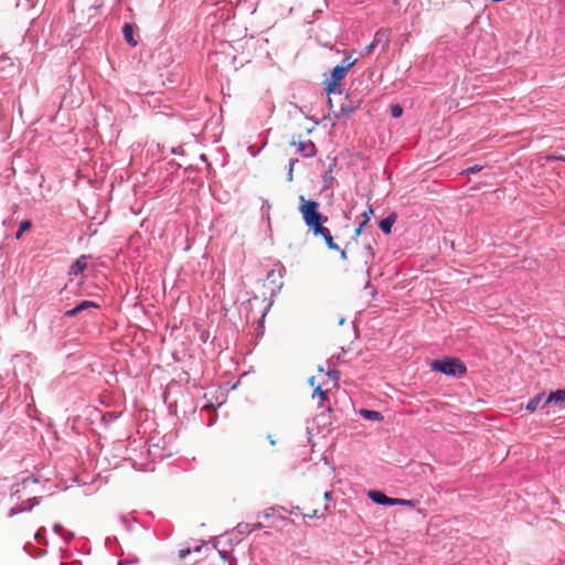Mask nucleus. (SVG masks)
I'll return each instance as SVG.
<instances>
[{
	"label": "nucleus",
	"mask_w": 565,
	"mask_h": 565,
	"mask_svg": "<svg viewBox=\"0 0 565 565\" xmlns=\"http://www.w3.org/2000/svg\"><path fill=\"white\" fill-rule=\"evenodd\" d=\"M230 565H236V559H233L232 562H230Z\"/></svg>",
	"instance_id": "79ce46f5"
},
{
	"label": "nucleus",
	"mask_w": 565,
	"mask_h": 565,
	"mask_svg": "<svg viewBox=\"0 0 565 565\" xmlns=\"http://www.w3.org/2000/svg\"><path fill=\"white\" fill-rule=\"evenodd\" d=\"M190 553H191V551L189 548H181L179 551V558L184 559L188 556V554H190Z\"/></svg>",
	"instance_id": "7c9ffc66"
},
{
	"label": "nucleus",
	"mask_w": 565,
	"mask_h": 565,
	"mask_svg": "<svg viewBox=\"0 0 565 565\" xmlns=\"http://www.w3.org/2000/svg\"><path fill=\"white\" fill-rule=\"evenodd\" d=\"M339 257H341L342 260H345L347 259V254H345V250L344 249H339Z\"/></svg>",
	"instance_id": "c9c22d12"
},
{
	"label": "nucleus",
	"mask_w": 565,
	"mask_h": 565,
	"mask_svg": "<svg viewBox=\"0 0 565 565\" xmlns=\"http://www.w3.org/2000/svg\"><path fill=\"white\" fill-rule=\"evenodd\" d=\"M328 376L329 379H331L332 381H337L339 379V371L337 370H330L328 371Z\"/></svg>",
	"instance_id": "c85d7f7f"
},
{
	"label": "nucleus",
	"mask_w": 565,
	"mask_h": 565,
	"mask_svg": "<svg viewBox=\"0 0 565 565\" xmlns=\"http://www.w3.org/2000/svg\"><path fill=\"white\" fill-rule=\"evenodd\" d=\"M503 0H492V2H502Z\"/></svg>",
	"instance_id": "c03bdc74"
},
{
	"label": "nucleus",
	"mask_w": 565,
	"mask_h": 565,
	"mask_svg": "<svg viewBox=\"0 0 565 565\" xmlns=\"http://www.w3.org/2000/svg\"><path fill=\"white\" fill-rule=\"evenodd\" d=\"M315 380L316 379L313 376L309 377V384L313 386L316 384Z\"/></svg>",
	"instance_id": "ea45409f"
},
{
	"label": "nucleus",
	"mask_w": 565,
	"mask_h": 565,
	"mask_svg": "<svg viewBox=\"0 0 565 565\" xmlns=\"http://www.w3.org/2000/svg\"><path fill=\"white\" fill-rule=\"evenodd\" d=\"M395 224V214H391L380 222V228L382 233L388 235L390 231H392V226Z\"/></svg>",
	"instance_id": "9b49d317"
},
{
	"label": "nucleus",
	"mask_w": 565,
	"mask_h": 565,
	"mask_svg": "<svg viewBox=\"0 0 565 565\" xmlns=\"http://www.w3.org/2000/svg\"><path fill=\"white\" fill-rule=\"evenodd\" d=\"M297 162V159H291L289 160V166H288V182H291L292 181V169H294V164H296Z\"/></svg>",
	"instance_id": "b1692460"
},
{
	"label": "nucleus",
	"mask_w": 565,
	"mask_h": 565,
	"mask_svg": "<svg viewBox=\"0 0 565 565\" xmlns=\"http://www.w3.org/2000/svg\"><path fill=\"white\" fill-rule=\"evenodd\" d=\"M369 500L373 501L375 504H380L382 507H408L414 508L415 501L413 500H404V499H393L383 494L381 491H371L369 492Z\"/></svg>",
	"instance_id": "7ed1b4c3"
},
{
	"label": "nucleus",
	"mask_w": 565,
	"mask_h": 565,
	"mask_svg": "<svg viewBox=\"0 0 565 565\" xmlns=\"http://www.w3.org/2000/svg\"><path fill=\"white\" fill-rule=\"evenodd\" d=\"M43 534H45V527L39 529L38 533H35V541L42 543Z\"/></svg>",
	"instance_id": "bb28decb"
},
{
	"label": "nucleus",
	"mask_w": 565,
	"mask_h": 565,
	"mask_svg": "<svg viewBox=\"0 0 565 565\" xmlns=\"http://www.w3.org/2000/svg\"><path fill=\"white\" fill-rule=\"evenodd\" d=\"M269 516H270V514L268 512H265V518L267 519Z\"/></svg>",
	"instance_id": "37998d69"
},
{
	"label": "nucleus",
	"mask_w": 565,
	"mask_h": 565,
	"mask_svg": "<svg viewBox=\"0 0 565 565\" xmlns=\"http://www.w3.org/2000/svg\"><path fill=\"white\" fill-rule=\"evenodd\" d=\"M220 553V557H222L223 561H226L227 559V553L226 551H221L218 552Z\"/></svg>",
	"instance_id": "4c0bfd02"
},
{
	"label": "nucleus",
	"mask_w": 565,
	"mask_h": 565,
	"mask_svg": "<svg viewBox=\"0 0 565 565\" xmlns=\"http://www.w3.org/2000/svg\"><path fill=\"white\" fill-rule=\"evenodd\" d=\"M403 111L404 110L399 104H393V106H391V116H393V118L402 116Z\"/></svg>",
	"instance_id": "4be33fe9"
},
{
	"label": "nucleus",
	"mask_w": 565,
	"mask_h": 565,
	"mask_svg": "<svg viewBox=\"0 0 565 565\" xmlns=\"http://www.w3.org/2000/svg\"><path fill=\"white\" fill-rule=\"evenodd\" d=\"M360 415L362 416V418H364L366 420H374V422L382 420V414L380 411H371V409L362 408L360 411Z\"/></svg>",
	"instance_id": "ddd939ff"
},
{
	"label": "nucleus",
	"mask_w": 565,
	"mask_h": 565,
	"mask_svg": "<svg viewBox=\"0 0 565 565\" xmlns=\"http://www.w3.org/2000/svg\"><path fill=\"white\" fill-rule=\"evenodd\" d=\"M32 228V222L31 221H23L21 222V225H19L18 233H15V239H21L24 232Z\"/></svg>",
	"instance_id": "f3484780"
},
{
	"label": "nucleus",
	"mask_w": 565,
	"mask_h": 565,
	"mask_svg": "<svg viewBox=\"0 0 565 565\" xmlns=\"http://www.w3.org/2000/svg\"><path fill=\"white\" fill-rule=\"evenodd\" d=\"M388 43L387 35L381 30L375 32L373 42L371 44H382V46L386 47Z\"/></svg>",
	"instance_id": "dca6fc26"
},
{
	"label": "nucleus",
	"mask_w": 565,
	"mask_h": 565,
	"mask_svg": "<svg viewBox=\"0 0 565 565\" xmlns=\"http://www.w3.org/2000/svg\"><path fill=\"white\" fill-rule=\"evenodd\" d=\"M29 483L35 484L36 483V479L33 478V477H28L24 480H22V484L21 486H22V488L25 489Z\"/></svg>",
	"instance_id": "a878e982"
},
{
	"label": "nucleus",
	"mask_w": 565,
	"mask_h": 565,
	"mask_svg": "<svg viewBox=\"0 0 565 565\" xmlns=\"http://www.w3.org/2000/svg\"><path fill=\"white\" fill-rule=\"evenodd\" d=\"M367 224H364V223H360V226L355 227V231H354V235L355 237L360 236L361 233H362V230L366 226Z\"/></svg>",
	"instance_id": "2f4dec72"
},
{
	"label": "nucleus",
	"mask_w": 565,
	"mask_h": 565,
	"mask_svg": "<svg viewBox=\"0 0 565 565\" xmlns=\"http://www.w3.org/2000/svg\"><path fill=\"white\" fill-rule=\"evenodd\" d=\"M236 532H238V534L248 535L253 532V529H250L249 523L242 522V523H238V525H236Z\"/></svg>",
	"instance_id": "6ab92c4d"
},
{
	"label": "nucleus",
	"mask_w": 565,
	"mask_h": 565,
	"mask_svg": "<svg viewBox=\"0 0 565 565\" xmlns=\"http://www.w3.org/2000/svg\"><path fill=\"white\" fill-rule=\"evenodd\" d=\"M324 499H326V500H330V492H326V493H324Z\"/></svg>",
	"instance_id": "a19ab883"
},
{
	"label": "nucleus",
	"mask_w": 565,
	"mask_h": 565,
	"mask_svg": "<svg viewBox=\"0 0 565 565\" xmlns=\"http://www.w3.org/2000/svg\"><path fill=\"white\" fill-rule=\"evenodd\" d=\"M372 215H374V210H372V206L369 205L366 211L362 212V222L361 224H367L369 221H370V217H372Z\"/></svg>",
	"instance_id": "412c9836"
},
{
	"label": "nucleus",
	"mask_w": 565,
	"mask_h": 565,
	"mask_svg": "<svg viewBox=\"0 0 565 565\" xmlns=\"http://www.w3.org/2000/svg\"><path fill=\"white\" fill-rule=\"evenodd\" d=\"M312 235L315 236H321L322 239H324L326 246L332 250H339V245L333 243L332 236L330 235V232L328 228H322L319 231H311Z\"/></svg>",
	"instance_id": "6e6552de"
},
{
	"label": "nucleus",
	"mask_w": 565,
	"mask_h": 565,
	"mask_svg": "<svg viewBox=\"0 0 565 565\" xmlns=\"http://www.w3.org/2000/svg\"><path fill=\"white\" fill-rule=\"evenodd\" d=\"M356 60L352 58L349 54L344 58H342V63L340 65H335L338 68H352L355 65Z\"/></svg>",
	"instance_id": "a211bd4d"
},
{
	"label": "nucleus",
	"mask_w": 565,
	"mask_h": 565,
	"mask_svg": "<svg viewBox=\"0 0 565 565\" xmlns=\"http://www.w3.org/2000/svg\"><path fill=\"white\" fill-rule=\"evenodd\" d=\"M429 367L433 372H439L446 376L457 379L467 374V366L460 359L454 356H444L441 359L433 360Z\"/></svg>",
	"instance_id": "f257e3e1"
},
{
	"label": "nucleus",
	"mask_w": 565,
	"mask_h": 565,
	"mask_svg": "<svg viewBox=\"0 0 565 565\" xmlns=\"http://www.w3.org/2000/svg\"><path fill=\"white\" fill-rule=\"evenodd\" d=\"M295 145H298V152H300L302 157L312 158L316 156V146L311 140L298 141V143H296V141H291V146Z\"/></svg>",
	"instance_id": "0eeeda50"
},
{
	"label": "nucleus",
	"mask_w": 565,
	"mask_h": 565,
	"mask_svg": "<svg viewBox=\"0 0 565 565\" xmlns=\"http://www.w3.org/2000/svg\"><path fill=\"white\" fill-rule=\"evenodd\" d=\"M320 516H322V514H319V512L317 510H312L311 512L305 513V518H308V519H315V518H320Z\"/></svg>",
	"instance_id": "cd10ccee"
},
{
	"label": "nucleus",
	"mask_w": 565,
	"mask_h": 565,
	"mask_svg": "<svg viewBox=\"0 0 565 565\" xmlns=\"http://www.w3.org/2000/svg\"><path fill=\"white\" fill-rule=\"evenodd\" d=\"M88 309H98V305L95 301L83 300L81 303L76 305L73 309L65 311V318H73Z\"/></svg>",
	"instance_id": "423d86ee"
},
{
	"label": "nucleus",
	"mask_w": 565,
	"mask_h": 565,
	"mask_svg": "<svg viewBox=\"0 0 565 565\" xmlns=\"http://www.w3.org/2000/svg\"><path fill=\"white\" fill-rule=\"evenodd\" d=\"M52 530H54L55 534H57L58 536L64 539L65 543H70L73 540V533L66 532L63 529L62 524H60V523H55L54 527H52Z\"/></svg>",
	"instance_id": "4468645a"
},
{
	"label": "nucleus",
	"mask_w": 565,
	"mask_h": 565,
	"mask_svg": "<svg viewBox=\"0 0 565 565\" xmlns=\"http://www.w3.org/2000/svg\"><path fill=\"white\" fill-rule=\"evenodd\" d=\"M19 487H20L19 484L14 486V492H12V493H14V495L20 492V488Z\"/></svg>",
	"instance_id": "58836bf2"
},
{
	"label": "nucleus",
	"mask_w": 565,
	"mask_h": 565,
	"mask_svg": "<svg viewBox=\"0 0 565 565\" xmlns=\"http://www.w3.org/2000/svg\"><path fill=\"white\" fill-rule=\"evenodd\" d=\"M21 512H25V511H21L20 509H14V508H11L9 509V516H13L18 513H21Z\"/></svg>",
	"instance_id": "72a5a7b5"
},
{
	"label": "nucleus",
	"mask_w": 565,
	"mask_h": 565,
	"mask_svg": "<svg viewBox=\"0 0 565 565\" xmlns=\"http://www.w3.org/2000/svg\"><path fill=\"white\" fill-rule=\"evenodd\" d=\"M301 201V207H299V212H301L302 220H305L306 226H308L309 231H319L322 228H327L322 225V222H326L327 218L319 213V203L316 201H306L303 196L299 198Z\"/></svg>",
	"instance_id": "f03ea898"
},
{
	"label": "nucleus",
	"mask_w": 565,
	"mask_h": 565,
	"mask_svg": "<svg viewBox=\"0 0 565 565\" xmlns=\"http://www.w3.org/2000/svg\"><path fill=\"white\" fill-rule=\"evenodd\" d=\"M480 170H481L480 166H472V167L467 168L466 173H476Z\"/></svg>",
	"instance_id": "473e14b6"
},
{
	"label": "nucleus",
	"mask_w": 565,
	"mask_h": 565,
	"mask_svg": "<svg viewBox=\"0 0 565 565\" xmlns=\"http://www.w3.org/2000/svg\"><path fill=\"white\" fill-rule=\"evenodd\" d=\"M121 32H124V39L127 41L128 44L136 46V41L132 39V25L129 23H125L124 29H121Z\"/></svg>",
	"instance_id": "2eb2a0df"
},
{
	"label": "nucleus",
	"mask_w": 565,
	"mask_h": 565,
	"mask_svg": "<svg viewBox=\"0 0 565 565\" xmlns=\"http://www.w3.org/2000/svg\"><path fill=\"white\" fill-rule=\"evenodd\" d=\"M547 404H545L544 399H543V393H539L535 396H533L532 399L529 401V403H526L525 408H526V412L533 413L539 407H544Z\"/></svg>",
	"instance_id": "1a4fd4ad"
},
{
	"label": "nucleus",
	"mask_w": 565,
	"mask_h": 565,
	"mask_svg": "<svg viewBox=\"0 0 565 565\" xmlns=\"http://www.w3.org/2000/svg\"><path fill=\"white\" fill-rule=\"evenodd\" d=\"M366 252H367L369 257H371V258L374 257V253L372 252V247H370V245L366 246Z\"/></svg>",
	"instance_id": "e433bc0d"
},
{
	"label": "nucleus",
	"mask_w": 565,
	"mask_h": 565,
	"mask_svg": "<svg viewBox=\"0 0 565 565\" xmlns=\"http://www.w3.org/2000/svg\"><path fill=\"white\" fill-rule=\"evenodd\" d=\"M29 502H31V505L28 508H21V511H31L34 507L40 504V498L34 497L31 500H29Z\"/></svg>",
	"instance_id": "5701e85b"
},
{
	"label": "nucleus",
	"mask_w": 565,
	"mask_h": 565,
	"mask_svg": "<svg viewBox=\"0 0 565 565\" xmlns=\"http://www.w3.org/2000/svg\"><path fill=\"white\" fill-rule=\"evenodd\" d=\"M138 564V558L134 557L131 559H121L118 562V565H135Z\"/></svg>",
	"instance_id": "393cba45"
},
{
	"label": "nucleus",
	"mask_w": 565,
	"mask_h": 565,
	"mask_svg": "<svg viewBox=\"0 0 565 565\" xmlns=\"http://www.w3.org/2000/svg\"><path fill=\"white\" fill-rule=\"evenodd\" d=\"M86 268V257L82 255L79 258L75 259L74 264L68 268V274L72 276H77L82 274Z\"/></svg>",
	"instance_id": "9d476101"
},
{
	"label": "nucleus",
	"mask_w": 565,
	"mask_h": 565,
	"mask_svg": "<svg viewBox=\"0 0 565 565\" xmlns=\"http://www.w3.org/2000/svg\"><path fill=\"white\" fill-rule=\"evenodd\" d=\"M318 396L319 399V407H322V402L326 401V392L320 388V385L315 386V391H312V397Z\"/></svg>",
	"instance_id": "aec40b11"
},
{
	"label": "nucleus",
	"mask_w": 565,
	"mask_h": 565,
	"mask_svg": "<svg viewBox=\"0 0 565 565\" xmlns=\"http://www.w3.org/2000/svg\"><path fill=\"white\" fill-rule=\"evenodd\" d=\"M359 107V102H353L351 99H345V103L341 104V115L342 116H349L351 113L355 111V109Z\"/></svg>",
	"instance_id": "f8f14e48"
},
{
	"label": "nucleus",
	"mask_w": 565,
	"mask_h": 565,
	"mask_svg": "<svg viewBox=\"0 0 565 565\" xmlns=\"http://www.w3.org/2000/svg\"><path fill=\"white\" fill-rule=\"evenodd\" d=\"M543 399H545V404H556V406L561 407V409L565 408V391L563 388H558L548 395L543 394Z\"/></svg>",
	"instance_id": "39448f33"
},
{
	"label": "nucleus",
	"mask_w": 565,
	"mask_h": 565,
	"mask_svg": "<svg viewBox=\"0 0 565 565\" xmlns=\"http://www.w3.org/2000/svg\"><path fill=\"white\" fill-rule=\"evenodd\" d=\"M260 529H263V524L260 522H256V523L252 524L253 531L260 530Z\"/></svg>",
	"instance_id": "f704fd0d"
},
{
	"label": "nucleus",
	"mask_w": 565,
	"mask_h": 565,
	"mask_svg": "<svg viewBox=\"0 0 565 565\" xmlns=\"http://www.w3.org/2000/svg\"><path fill=\"white\" fill-rule=\"evenodd\" d=\"M379 44H374V43H369V45L366 47H364V53H366V55L371 54L374 52V49L375 46H377Z\"/></svg>",
	"instance_id": "c756f323"
},
{
	"label": "nucleus",
	"mask_w": 565,
	"mask_h": 565,
	"mask_svg": "<svg viewBox=\"0 0 565 565\" xmlns=\"http://www.w3.org/2000/svg\"><path fill=\"white\" fill-rule=\"evenodd\" d=\"M349 71V68L345 67H334L331 72V78L328 81V87H326V92L328 94H331L335 90V87L339 86V82L345 77V73Z\"/></svg>",
	"instance_id": "20e7f679"
}]
</instances>
